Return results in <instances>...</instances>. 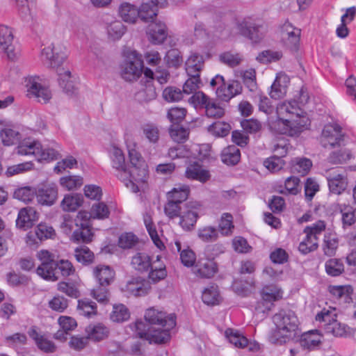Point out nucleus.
<instances>
[{"label": "nucleus", "mask_w": 356, "mask_h": 356, "mask_svg": "<svg viewBox=\"0 0 356 356\" xmlns=\"http://www.w3.org/2000/svg\"><path fill=\"white\" fill-rule=\"evenodd\" d=\"M42 57L48 67L56 70L59 85L65 92L70 95L75 94L76 88L71 80V72L64 66L65 52L60 47L51 44L42 49Z\"/></svg>", "instance_id": "1"}, {"label": "nucleus", "mask_w": 356, "mask_h": 356, "mask_svg": "<svg viewBox=\"0 0 356 356\" xmlns=\"http://www.w3.org/2000/svg\"><path fill=\"white\" fill-rule=\"evenodd\" d=\"M275 328L269 335L273 343L282 344L294 339L299 333V321L295 312L282 309L273 316Z\"/></svg>", "instance_id": "2"}, {"label": "nucleus", "mask_w": 356, "mask_h": 356, "mask_svg": "<svg viewBox=\"0 0 356 356\" xmlns=\"http://www.w3.org/2000/svg\"><path fill=\"white\" fill-rule=\"evenodd\" d=\"M37 257L41 264L38 266L36 273L45 280L51 282L58 280V278L55 273L57 268L65 277L73 275L75 272V269L70 261L62 259L57 262L54 260V254L48 250H42L38 252Z\"/></svg>", "instance_id": "3"}, {"label": "nucleus", "mask_w": 356, "mask_h": 356, "mask_svg": "<svg viewBox=\"0 0 356 356\" xmlns=\"http://www.w3.org/2000/svg\"><path fill=\"white\" fill-rule=\"evenodd\" d=\"M128 152L131 166L129 171H124V174L125 177H129V183L131 191L133 193H137L147 181L148 177L147 165L140 154L135 149H129Z\"/></svg>", "instance_id": "4"}, {"label": "nucleus", "mask_w": 356, "mask_h": 356, "mask_svg": "<svg viewBox=\"0 0 356 356\" xmlns=\"http://www.w3.org/2000/svg\"><path fill=\"white\" fill-rule=\"evenodd\" d=\"M18 155H33L38 161L56 160L58 158L59 153L54 148H44L37 141L24 140L16 148Z\"/></svg>", "instance_id": "5"}, {"label": "nucleus", "mask_w": 356, "mask_h": 356, "mask_svg": "<svg viewBox=\"0 0 356 356\" xmlns=\"http://www.w3.org/2000/svg\"><path fill=\"white\" fill-rule=\"evenodd\" d=\"M91 215L86 211H80L74 218L76 229L72 234L74 241L84 243L92 241L93 233L91 231Z\"/></svg>", "instance_id": "6"}, {"label": "nucleus", "mask_w": 356, "mask_h": 356, "mask_svg": "<svg viewBox=\"0 0 356 356\" xmlns=\"http://www.w3.org/2000/svg\"><path fill=\"white\" fill-rule=\"evenodd\" d=\"M334 317L336 314L334 311L323 309L316 316V320L319 322H324V330L325 333L331 334L334 337H345L349 332V328L346 325L337 321Z\"/></svg>", "instance_id": "7"}, {"label": "nucleus", "mask_w": 356, "mask_h": 356, "mask_svg": "<svg viewBox=\"0 0 356 356\" xmlns=\"http://www.w3.org/2000/svg\"><path fill=\"white\" fill-rule=\"evenodd\" d=\"M189 102L195 108H204L206 115L209 118H220L225 115V109L203 92H198L193 95L190 97Z\"/></svg>", "instance_id": "8"}, {"label": "nucleus", "mask_w": 356, "mask_h": 356, "mask_svg": "<svg viewBox=\"0 0 356 356\" xmlns=\"http://www.w3.org/2000/svg\"><path fill=\"white\" fill-rule=\"evenodd\" d=\"M304 112L296 100L282 102L277 106V117L291 120L293 122H302L301 129L307 124L308 119L303 115Z\"/></svg>", "instance_id": "9"}, {"label": "nucleus", "mask_w": 356, "mask_h": 356, "mask_svg": "<svg viewBox=\"0 0 356 356\" xmlns=\"http://www.w3.org/2000/svg\"><path fill=\"white\" fill-rule=\"evenodd\" d=\"M341 128L336 124H326L321 133V143L325 148L339 147L343 141Z\"/></svg>", "instance_id": "10"}, {"label": "nucleus", "mask_w": 356, "mask_h": 356, "mask_svg": "<svg viewBox=\"0 0 356 356\" xmlns=\"http://www.w3.org/2000/svg\"><path fill=\"white\" fill-rule=\"evenodd\" d=\"M13 40L14 35L12 28L0 24V47L8 58L11 60H15L19 54L15 50Z\"/></svg>", "instance_id": "11"}, {"label": "nucleus", "mask_w": 356, "mask_h": 356, "mask_svg": "<svg viewBox=\"0 0 356 356\" xmlns=\"http://www.w3.org/2000/svg\"><path fill=\"white\" fill-rule=\"evenodd\" d=\"M145 319L149 324L167 327L168 329H172L176 325V318L175 315L171 314L166 316L165 313L158 311L154 307L146 310Z\"/></svg>", "instance_id": "12"}, {"label": "nucleus", "mask_w": 356, "mask_h": 356, "mask_svg": "<svg viewBox=\"0 0 356 356\" xmlns=\"http://www.w3.org/2000/svg\"><path fill=\"white\" fill-rule=\"evenodd\" d=\"M300 33V29L288 22H285L281 27V40L288 49L296 51L298 49Z\"/></svg>", "instance_id": "13"}, {"label": "nucleus", "mask_w": 356, "mask_h": 356, "mask_svg": "<svg viewBox=\"0 0 356 356\" xmlns=\"http://www.w3.org/2000/svg\"><path fill=\"white\" fill-rule=\"evenodd\" d=\"M37 202L42 206L51 207L58 199V188L56 184H43L35 191Z\"/></svg>", "instance_id": "14"}, {"label": "nucleus", "mask_w": 356, "mask_h": 356, "mask_svg": "<svg viewBox=\"0 0 356 356\" xmlns=\"http://www.w3.org/2000/svg\"><path fill=\"white\" fill-rule=\"evenodd\" d=\"M291 120H286L282 118H277V120L269 123L270 129L275 133L280 134H286L289 136H294L302 131L301 129L302 122H293Z\"/></svg>", "instance_id": "15"}, {"label": "nucleus", "mask_w": 356, "mask_h": 356, "mask_svg": "<svg viewBox=\"0 0 356 356\" xmlns=\"http://www.w3.org/2000/svg\"><path fill=\"white\" fill-rule=\"evenodd\" d=\"M143 62L135 58L133 60L125 61L121 67V76L127 81L137 80L143 72Z\"/></svg>", "instance_id": "16"}, {"label": "nucleus", "mask_w": 356, "mask_h": 356, "mask_svg": "<svg viewBox=\"0 0 356 356\" xmlns=\"http://www.w3.org/2000/svg\"><path fill=\"white\" fill-rule=\"evenodd\" d=\"M186 210L181 212L179 215V225L185 231H191L194 229L198 213L194 209L199 207L197 203L186 204Z\"/></svg>", "instance_id": "17"}, {"label": "nucleus", "mask_w": 356, "mask_h": 356, "mask_svg": "<svg viewBox=\"0 0 356 356\" xmlns=\"http://www.w3.org/2000/svg\"><path fill=\"white\" fill-rule=\"evenodd\" d=\"M27 96L35 97L39 102L46 104L51 98V93L47 88L38 83L35 79L30 78L26 85Z\"/></svg>", "instance_id": "18"}, {"label": "nucleus", "mask_w": 356, "mask_h": 356, "mask_svg": "<svg viewBox=\"0 0 356 356\" xmlns=\"http://www.w3.org/2000/svg\"><path fill=\"white\" fill-rule=\"evenodd\" d=\"M111 156L112 159L113 167L118 171L117 175L118 177L124 183L127 188H130V185L129 183V177H125L124 174V171H129V169L126 168L124 155L122 149L118 147H113L111 150Z\"/></svg>", "instance_id": "19"}, {"label": "nucleus", "mask_w": 356, "mask_h": 356, "mask_svg": "<svg viewBox=\"0 0 356 356\" xmlns=\"http://www.w3.org/2000/svg\"><path fill=\"white\" fill-rule=\"evenodd\" d=\"M147 34L148 35L149 40L152 43L154 44H161L168 35L166 26L160 21L154 20L148 24Z\"/></svg>", "instance_id": "20"}, {"label": "nucleus", "mask_w": 356, "mask_h": 356, "mask_svg": "<svg viewBox=\"0 0 356 356\" xmlns=\"http://www.w3.org/2000/svg\"><path fill=\"white\" fill-rule=\"evenodd\" d=\"M238 30L240 33L248 38L253 42H259L263 38L261 26L254 22L244 20L238 24Z\"/></svg>", "instance_id": "21"}, {"label": "nucleus", "mask_w": 356, "mask_h": 356, "mask_svg": "<svg viewBox=\"0 0 356 356\" xmlns=\"http://www.w3.org/2000/svg\"><path fill=\"white\" fill-rule=\"evenodd\" d=\"M242 91V86L237 81H232L226 84L224 81L220 86L216 90L217 97L222 101L229 102L232 97L240 94Z\"/></svg>", "instance_id": "22"}, {"label": "nucleus", "mask_w": 356, "mask_h": 356, "mask_svg": "<svg viewBox=\"0 0 356 356\" xmlns=\"http://www.w3.org/2000/svg\"><path fill=\"white\" fill-rule=\"evenodd\" d=\"M322 338L323 336L317 330H313L301 334L299 343L304 350L312 351L319 348Z\"/></svg>", "instance_id": "23"}, {"label": "nucleus", "mask_w": 356, "mask_h": 356, "mask_svg": "<svg viewBox=\"0 0 356 356\" xmlns=\"http://www.w3.org/2000/svg\"><path fill=\"white\" fill-rule=\"evenodd\" d=\"M290 79L284 73L280 72L271 86L270 95L271 98L278 99L284 97L286 92V88L289 83Z\"/></svg>", "instance_id": "24"}, {"label": "nucleus", "mask_w": 356, "mask_h": 356, "mask_svg": "<svg viewBox=\"0 0 356 356\" xmlns=\"http://www.w3.org/2000/svg\"><path fill=\"white\" fill-rule=\"evenodd\" d=\"M196 275L202 278H211L218 270L217 264L209 258L200 259L196 264Z\"/></svg>", "instance_id": "25"}, {"label": "nucleus", "mask_w": 356, "mask_h": 356, "mask_svg": "<svg viewBox=\"0 0 356 356\" xmlns=\"http://www.w3.org/2000/svg\"><path fill=\"white\" fill-rule=\"evenodd\" d=\"M93 275L99 285L103 286H109L115 278V271L108 266H97L93 269Z\"/></svg>", "instance_id": "26"}, {"label": "nucleus", "mask_w": 356, "mask_h": 356, "mask_svg": "<svg viewBox=\"0 0 356 356\" xmlns=\"http://www.w3.org/2000/svg\"><path fill=\"white\" fill-rule=\"evenodd\" d=\"M151 286L149 282L140 277L132 278L126 285V290L136 297L148 293Z\"/></svg>", "instance_id": "27"}, {"label": "nucleus", "mask_w": 356, "mask_h": 356, "mask_svg": "<svg viewBox=\"0 0 356 356\" xmlns=\"http://www.w3.org/2000/svg\"><path fill=\"white\" fill-rule=\"evenodd\" d=\"M36 211L32 207H26L20 209L16 220L17 227L26 230L31 228L36 218Z\"/></svg>", "instance_id": "28"}, {"label": "nucleus", "mask_w": 356, "mask_h": 356, "mask_svg": "<svg viewBox=\"0 0 356 356\" xmlns=\"http://www.w3.org/2000/svg\"><path fill=\"white\" fill-rule=\"evenodd\" d=\"M327 291L333 298L340 302L347 303L352 300L353 290L350 285H330Z\"/></svg>", "instance_id": "29"}, {"label": "nucleus", "mask_w": 356, "mask_h": 356, "mask_svg": "<svg viewBox=\"0 0 356 356\" xmlns=\"http://www.w3.org/2000/svg\"><path fill=\"white\" fill-rule=\"evenodd\" d=\"M88 339L100 341L106 339L110 333L109 329L102 323L89 325L86 328Z\"/></svg>", "instance_id": "30"}, {"label": "nucleus", "mask_w": 356, "mask_h": 356, "mask_svg": "<svg viewBox=\"0 0 356 356\" xmlns=\"http://www.w3.org/2000/svg\"><path fill=\"white\" fill-rule=\"evenodd\" d=\"M131 265L138 272H147L152 267L151 257L145 252H137L132 257Z\"/></svg>", "instance_id": "31"}, {"label": "nucleus", "mask_w": 356, "mask_h": 356, "mask_svg": "<svg viewBox=\"0 0 356 356\" xmlns=\"http://www.w3.org/2000/svg\"><path fill=\"white\" fill-rule=\"evenodd\" d=\"M118 13L124 22L129 23H134L138 16L137 7L128 2H123L120 5Z\"/></svg>", "instance_id": "32"}, {"label": "nucleus", "mask_w": 356, "mask_h": 356, "mask_svg": "<svg viewBox=\"0 0 356 356\" xmlns=\"http://www.w3.org/2000/svg\"><path fill=\"white\" fill-rule=\"evenodd\" d=\"M83 202L81 194L66 195L60 202V207L65 211H74L79 208Z\"/></svg>", "instance_id": "33"}, {"label": "nucleus", "mask_w": 356, "mask_h": 356, "mask_svg": "<svg viewBox=\"0 0 356 356\" xmlns=\"http://www.w3.org/2000/svg\"><path fill=\"white\" fill-rule=\"evenodd\" d=\"M204 66L203 56L197 53H193L186 62L187 74L200 75Z\"/></svg>", "instance_id": "34"}, {"label": "nucleus", "mask_w": 356, "mask_h": 356, "mask_svg": "<svg viewBox=\"0 0 356 356\" xmlns=\"http://www.w3.org/2000/svg\"><path fill=\"white\" fill-rule=\"evenodd\" d=\"M241 159V152L236 145H229L221 153L222 161L229 165H234L238 163Z\"/></svg>", "instance_id": "35"}, {"label": "nucleus", "mask_w": 356, "mask_h": 356, "mask_svg": "<svg viewBox=\"0 0 356 356\" xmlns=\"http://www.w3.org/2000/svg\"><path fill=\"white\" fill-rule=\"evenodd\" d=\"M312 166V162L307 158H295L291 161V170L301 176L306 175Z\"/></svg>", "instance_id": "36"}, {"label": "nucleus", "mask_w": 356, "mask_h": 356, "mask_svg": "<svg viewBox=\"0 0 356 356\" xmlns=\"http://www.w3.org/2000/svg\"><path fill=\"white\" fill-rule=\"evenodd\" d=\"M186 176L188 179L198 180L201 182H206L210 178L209 171L202 169L197 163L191 165L186 170Z\"/></svg>", "instance_id": "37"}, {"label": "nucleus", "mask_w": 356, "mask_h": 356, "mask_svg": "<svg viewBox=\"0 0 356 356\" xmlns=\"http://www.w3.org/2000/svg\"><path fill=\"white\" fill-rule=\"evenodd\" d=\"M76 261L84 266L92 264L95 261L94 253L86 245H80L74 250Z\"/></svg>", "instance_id": "38"}, {"label": "nucleus", "mask_w": 356, "mask_h": 356, "mask_svg": "<svg viewBox=\"0 0 356 356\" xmlns=\"http://www.w3.org/2000/svg\"><path fill=\"white\" fill-rule=\"evenodd\" d=\"M202 301L208 305H218L221 302V296L216 285H211L204 289L202 296Z\"/></svg>", "instance_id": "39"}, {"label": "nucleus", "mask_w": 356, "mask_h": 356, "mask_svg": "<svg viewBox=\"0 0 356 356\" xmlns=\"http://www.w3.org/2000/svg\"><path fill=\"white\" fill-rule=\"evenodd\" d=\"M138 16L145 22H151L154 20L157 15L158 8L154 3H144L139 8Z\"/></svg>", "instance_id": "40"}, {"label": "nucleus", "mask_w": 356, "mask_h": 356, "mask_svg": "<svg viewBox=\"0 0 356 356\" xmlns=\"http://www.w3.org/2000/svg\"><path fill=\"white\" fill-rule=\"evenodd\" d=\"M162 328H159L157 330H150L149 334L147 341H149V343H166L170 337V330L171 329H168L167 327H161Z\"/></svg>", "instance_id": "41"}, {"label": "nucleus", "mask_w": 356, "mask_h": 356, "mask_svg": "<svg viewBox=\"0 0 356 356\" xmlns=\"http://www.w3.org/2000/svg\"><path fill=\"white\" fill-rule=\"evenodd\" d=\"M231 129V125L224 121H216L207 128L208 132L216 137L226 136L229 134Z\"/></svg>", "instance_id": "42"}, {"label": "nucleus", "mask_w": 356, "mask_h": 356, "mask_svg": "<svg viewBox=\"0 0 356 356\" xmlns=\"http://www.w3.org/2000/svg\"><path fill=\"white\" fill-rule=\"evenodd\" d=\"M189 192V187L186 185L174 188L171 191L168 193V200L181 204L188 198Z\"/></svg>", "instance_id": "43"}, {"label": "nucleus", "mask_w": 356, "mask_h": 356, "mask_svg": "<svg viewBox=\"0 0 356 356\" xmlns=\"http://www.w3.org/2000/svg\"><path fill=\"white\" fill-rule=\"evenodd\" d=\"M225 335L229 342L237 348H244L249 346L248 339L236 330L229 328L225 331Z\"/></svg>", "instance_id": "44"}, {"label": "nucleus", "mask_w": 356, "mask_h": 356, "mask_svg": "<svg viewBox=\"0 0 356 356\" xmlns=\"http://www.w3.org/2000/svg\"><path fill=\"white\" fill-rule=\"evenodd\" d=\"M188 79L186 81L183 86V92L186 95L193 93L195 95L201 86L202 82L200 78V75L196 74H188Z\"/></svg>", "instance_id": "45"}, {"label": "nucleus", "mask_w": 356, "mask_h": 356, "mask_svg": "<svg viewBox=\"0 0 356 356\" xmlns=\"http://www.w3.org/2000/svg\"><path fill=\"white\" fill-rule=\"evenodd\" d=\"M130 317V313L127 307L122 305H116L113 306V312L110 318L113 322L122 323L127 321Z\"/></svg>", "instance_id": "46"}, {"label": "nucleus", "mask_w": 356, "mask_h": 356, "mask_svg": "<svg viewBox=\"0 0 356 356\" xmlns=\"http://www.w3.org/2000/svg\"><path fill=\"white\" fill-rule=\"evenodd\" d=\"M326 273L331 276L335 277L341 275L344 270V266L339 259H330L325 264Z\"/></svg>", "instance_id": "47"}, {"label": "nucleus", "mask_w": 356, "mask_h": 356, "mask_svg": "<svg viewBox=\"0 0 356 356\" xmlns=\"http://www.w3.org/2000/svg\"><path fill=\"white\" fill-rule=\"evenodd\" d=\"M77 309L81 315L86 317H91L97 314L96 303L89 300H79Z\"/></svg>", "instance_id": "48"}, {"label": "nucleus", "mask_w": 356, "mask_h": 356, "mask_svg": "<svg viewBox=\"0 0 356 356\" xmlns=\"http://www.w3.org/2000/svg\"><path fill=\"white\" fill-rule=\"evenodd\" d=\"M329 176L328 186L331 193L339 195L342 193L347 188L348 181L346 176L339 179L330 178Z\"/></svg>", "instance_id": "49"}, {"label": "nucleus", "mask_w": 356, "mask_h": 356, "mask_svg": "<svg viewBox=\"0 0 356 356\" xmlns=\"http://www.w3.org/2000/svg\"><path fill=\"white\" fill-rule=\"evenodd\" d=\"M136 97L140 102H147L156 97L155 88L152 83V81H147L144 88L137 92Z\"/></svg>", "instance_id": "50"}, {"label": "nucleus", "mask_w": 356, "mask_h": 356, "mask_svg": "<svg viewBox=\"0 0 356 356\" xmlns=\"http://www.w3.org/2000/svg\"><path fill=\"white\" fill-rule=\"evenodd\" d=\"M218 228L222 235H231L234 228L232 216L228 213H223L220 218Z\"/></svg>", "instance_id": "51"}, {"label": "nucleus", "mask_w": 356, "mask_h": 356, "mask_svg": "<svg viewBox=\"0 0 356 356\" xmlns=\"http://www.w3.org/2000/svg\"><path fill=\"white\" fill-rule=\"evenodd\" d=\"M197 236L204 242H212L218 239V232L214 227L206 226L198 229Z\"/></svg>", "instance_id": "52"}, {"label": "nucleus", "mask_w": 356, "mask_h": 356, "mask_svg": "<svg viewBox=\"0 0 356 356\" xmlns=\"http://www.w3.org/2000/svg\"><path fill=\"white\" fill-rule=\"evenodd\" d=\"M126 32V27L120 21H115L107 27L108 36L115 40H119Z\"/></svg>", "instance_id": "53"}, {"label": "nucleus", "mask_w": 356, "mask_h": 356, "mask_svg": "<svg viewBox=\"0 0 356 356\" xmlns=\"http://www.w3.org/2000/svg\"><path fill=\"white\" fill-rule=\"evenodd\" d=\"M351 153L348 149L333 151L327 157V161L332 164H341L351 158Z\"/></svg>", "instance_id": "54"}, {"label": "nucleus", "mask_w": 356, "mask_h": 356, "mask_svg": "<svg viewBox=\"0 0 356 356\" xmlns=\"http://www.w3.org/2000/svg\"><path fill=\"white\" fill-rule=\"evenodd\" d=\"M0 136L3 143L7 146L15 144L20 139V134L18 131L9 128H6L1 130Z\"/></svg>", "instance_id": "55"}, {"label": "nucleus", "mask_w": 356, "mask_h": 356, "mask_svg": "<svg viewBox=\"0 0 356 356\" xmlns=\"http://www.w3.org/2000/svg\"><path fill=\"white\" fill-rule=\"evenodd\" d=\"M317 248V239L314 236H310L306 234L305 238L299 244L298 250L302 254H307L316 250Z\"/></svg>", "instance_id": "56"}, {"label": "nucleus", "mask_w": 356, "mask_h": 356, "mask_svg": "<svg viewBox=\"0 0 356 356\" xmlns=\"http://www.w3.org/2000/svg\"><path fill=\"white\" fill-rule=\"evenodd\" d=\"M88 213L91 215V218L104 219L108 217L110 211L107 205L102 202L94 204L91 207L90 212Z\"/></svg>", "instance_id": "57"}, {"label": "nucleus", "mask_w": 356, "mask_h": 356, "mask_svg": "<svg viewBox=\"0 0 356 356\" xmlns=\"http://www.w3.org/2000/svg\"><path fill=\"white\" fill-rule=\"evenodd\" d=\"M60 185L68 191L76 189L83 184V179L79 176H67L61 177Z\"/></svg>", "instance_id": "58"}, {"label": "nucleus", "mask_w": 356, "mask_h": 356, "mask_svg": "<svg viewBox=\"0 0 356 356\" xmlns=\"http://www.w3.org/2000/svg\"><path fill=\"white\" fill-rule=\"evenodd\" d=\"M338 247V239L332 234L325 235L323 251L325 254L331 257L333 256Z\"/></svg>", "instance_id": "59"}, {"label": "nucleus", "mask_w": 356, "mask_h": 356, "mask_svg": "<svg viewBox=\"0 0 356 356\" xmlns=\"http://www.w3.org/2000/svg\"><path fill=\"white\" fill-rule=\"evenodd\" d=\"M170 134L174 141L180 143H184L186 140L188 131L179 124H173L170 127Z\"/></svg>", "instance_id": "60"}, {"label": "nucleus", "mask_w": 356, "mask_h": 356, "mask_svg": "<svg viewBox=\"0 0 356 356\" xmlns=\"http://www.w3.org/2000/svg\"><path fill=\"white\" fill-rule=\"evenodd\" d=\"M285 165V162L279 156H272L264 161V165L270 172H278Z\"/></svg>", "instance_id": "61"}, {"label": "nucleus", "mask_w": 356, "mask_h": 356, "mask_svg": "<svg viewBox=\"0 0 356 356\" xmlns=\"http://www.w3.org/2000/svg\"><path fill=\"white\" fill-rule=\"evenodd\" d=\"M167 65L177 67L183 63V58L180 51L177 49H172L167 51L164 58Z\"/></svg>", "instance_id": "62"}, {"label": "nucleus", "mask_w": 356, "mask_h": 356, "mask_svg": "<svg viewBox=\"0 0 356 356\" xmlns=\"http://www.w3.org/2000/svg\"><path fill=\"white\" fill-rule=\"evenodd\" d=\"M35 194V191L33 188L25 186L16 189L13 193V197L20 201L29 202L33 200Z\"/></svg>", "instance_id": "63"}, {"label": "nucleus", "mask_w": 356, "mask_h": 356, "mask_svg": "<svg viewBox=\"0 0 356 356\" xmlns=\"http://www.w3.org/2000/svg\"><path fill=\"white\" fill-rule=\"evenodd\" d=\"M35 234L40 241L51 238L55 235V231L51 226L45 223L39 224L35 229Z\"/></svg>", "instance_id": "64"}]
</instances>
